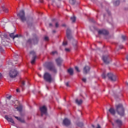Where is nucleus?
<instances>
[{
    "label": "nucleus",
    "mask_w": 128,
    "mask_h": 128,
    "mask_svg": "<svg viewBox=\"0 0 128 128\" xmlns=\"http://www.w3.org/2000/svg\"><path fill=\"white\" fill-rule=\"evenodd\" d=\"M116 112H117L118 114L120 116H124V108L122 106V104H119L116 106Z\"/></svg>",
    "instance_id": "obj_1"
},
{
    "label": "nucleus",
    "mask_w": 128,
    "mask_h": 128,
    "mask_svg": "<svg viewBox=\"0 0 128 128\" xmlns=\"http://www.w3.org/2000/svg\"><path fill=\"white\" fill-rule=\"evenodd\" d=\"M44 66L47 68H48L50 70H51V72H56V67H54V65L52 62H46L44 64Z\"/></svg>",
    "instance_id": "obj_2"
},
{
    "label": "nucleus",
    "mask_w": 128,
    "mask_h": 128,
    "mask_svg": "<svg viewBox=\"0 0 128 128\" xmlns=\"http://www.w3.org/2000/svg\"><path fill=\"white\" fill-rule=\"evenodd\" d=\"M44 80L48 82H52V75L48 72L44 73Z\"/></svg>",
    "instance_id": "obj_3"
},
{
    "label": "nucleus",
    "mask_w": 128,
    "mask_h": 128,
    "mask_svg": "<svg viewBox=\"0 0 128 128\" xmlns=\"http://www.w3.org/2000/svg\"><path fill=\"white\" fill-rule=\"evenodd\" d=\"M38 42V37L35 36L32 40L29 39L28 41V44H36Z\"/></svg>",
    "instance_id": "obj_4"
},
{
    "label": "nucleus",
    "mask_w": 128,
    "mask_h": 128,
    "mask_svg": "<svg viewBox=\"0 0 128 128\" xmlns=\"http://www.w3.org/2000/svg\"><path fill=\"white\" fill-rule=\"evenodd\" d=\"M18 16H19L23 22H24L26 20V15L24 14V11L21 10L20 12L18 14Z\"/></svg>",
    "instance_id": "obj_5"
},
{
    "label": "nucleus",
    "mask_w": 128,
    "mask_h": 128,
    "mask_svg": "<svg viewBox=\"0 0 128 128\" xmlns=\"http://www.w3.org/2000/svg\"><path fill=\"white\" fill-rule=\"evenodd\" d=\"M18 70H16L12 69L10 71L9 76L10 78H16V76H18Z\"/></svg>",
    "instance_id": "obj_6"
},
{
    "label": "nucleus",
    "mask_w": 128,
    "mask_h": 128,
    "mask_svg": "<svg viewBox=\"0 0 128 128\" xmlns=\"http://www.w3.org/2000/svg\"><path fill=\"white\" fill-rule=\"evenodd\" d=\"M108 76L112 82H116V76L113 74L112 73H108Z\"/></svg>",
    "instance_id": "obj_7"
},
{
    "label": "nucleus",
    "mask_w": 128,
    "mask_h": 128,
    "mask_svg": "<svg viewBox=\"0 0 128 128\" xmlns=\"http://www.w3.org/2000/svg\"><path fill=\"white\" fill-rule=\"evenodd\" d=\"M102 60L106 64H108L111 60L110 58L108 56H104L102 58Z\"/></svg>",
    "instance_id": "obj_8"
},
{
    "label": "nucleus",
    "mask_w": 128,
    "mask_h": 128,
    "mask_svg": "<svg viewBox=\"0 0 128 128\" xmlns=\"http://www.w3.org/2000/svg\"><path fill=\"white\" fill-rule=\"evenodd\" d=\"M40 111L41 112V116H42L44 114H46V106H43L42 107H40Z\"/></svg>",
    "instance_id": "obj_9"
},
{
    "label": "nucleus",
    "mask_w": 128,
    "mask_h": 128,
    "mask_svg": "<svg viewBox=\"0 0 128 128\" xmlns=\"http://www.w3.org/2000/svg\"><path fill=\"white\" fill-rule=\"evenodd\" d=\"M30 54H32L33 57L32 58V60L31 61V64H34L36 62V52L34 51H32L30 52Z\"/></svg>",
    "instance_id": "obj_10"
},
{
    "label": "nucleus",
    "mask_w": 128,
    "mask_h": 128,
    "mask_svg": "<svg viewBox=\"0 0 128 128\" xmlns=\"http://www.w3.org/2000/svg\"><path fill=\"white\" fill-rule=\"evenodd\" d=\"M114 123L118 126V128H120V126H122V121L120 119H117L114 120Z\"/></svg>",
    "instance_id": "obj_11"
},
{
    "label": "nucleus",
    "mask_w": 128,
    "mask_h": 128,
    "mask_svg": "<svg viewBox=\"0 0 128 128\" xmlns=\"http://www.w3.org/2000/svg\"><path fill=\"white\" fill-rule=\"evenodd\" d=\"M71 34L72 32L70 31V30L68 28L66 30V36L68 40H71V38H72Z\"/></svg>",
    "instance_id": "obj_12"
},
{
    "label": "nucleus",
    "mask_w": 128,
    "mask_h": 128,
    "mask_svg": "<svg viewBox=\"0 0 128 128\" xmlns=\"http://www.w3.org/2000/svg\"><path fill=\"white\" fill-rule=\"evenodd\" d=\"M98 34L100 35V34H104V35H106L108 34V32L105 30H99L98 31Z\"/></svg>",
    "instance_id": "obj_13"
},
{
    "label": "nucleus",
    "mask_w": 128,
    "mask_h": 128,
    "mask_svg": "<svg viewBox=\"0 0 128 128\" xmlns=\"http://www.w3.org/2000/svg\"><path fill=\"white\" fill-rule=\"evenodd\" d=\"M90 70V68L89 66H86L84 68L83 72L85 74H88Z\"/></svg>",
    "instance_id": "obj_14"
},
{
    "label": "nucleus",
    "mask_w": 128,
    "mask_h": 128,
    "mask_svg": "<svg viewBox=\"0 0 128 128\" xmlns=\"http://www.w3.org/2000/svg\"><path fill=\"white\" fill-rule=\"evenodd\" d=\"M4 118H6V120H8V122H11L13 124H14V119H12V118H10L8 116H5Z\"/></svg>",
    "instance_id": "obj_15"
},
{
    "label": "nucleus",
    "mask_w": 128,
    "mask_h": 128,
    "mask_svg": "<svg viewBox=\"0 0 128 128\" xmlns=\"http://www.w3.org/2000/svg\"><path fill=\"white\" fill-rule=\"evenodd\" d=\"M63 124L64 126H70V120L66 118L63 120Z\"/></svg>",
    "instance_id": "obj_16"
},
{
    "label": "nucleus",
    "mask_w": 128,
    "mask_h": 128,
    "mask_svg": "<svg viewBox=\"0 0 128 128\" xmlns=\"http://www.w3.org/2000/svg\"><path fill=\"white\" fill-rule=\"evenodd\" d=\"M56 62L58 66H60V64H62V59L60 58H58L56 60Z\"/></svg>",
    "instance_id": "obj_17"
},
{
    "label": "nucleus",
    "mask_w": 128,
    "mask_h": 128,
    "mask_svg": "<svg viewBox=\"0 0 128 128\" xmlns=\"http://www.w3.org/2000/svg\"><path fill=\"white\" fill-rule=\"evenodd\" d=\"M109 112L110 114H113L114 116L116 114V110H114V109L112 108H110Z\"/></svg>",
    "instance_id": "obj_18"
},
{
    "label": "nucleus",
    "mask_w": 128,
    "mask_h": 128,
    "mask_svg": "<svg viewBox=\"0 0 128 128\" xmlns=\"http://www.w3.org/2000/svg\"><path fill=\"white\" fill-rule=\"evenodd\" d=\"M68 72L70 76H72V74H74V70L72 68H70L68 69Z\"/></svg>",
    "instance_id": "obj_19"
},
{
    "label": "nucleus",
    "mask_w": 128,
    "mask_h": 128,
    "mask_svg": "<svg viewBox=\"0 0 128 128\" xmlns=\"http://www.w3.org/2000/svg\"><path fill=\"white\" fill-rule=\"evenodd\" d=\"M76 104H77L80 106V104H82V100H78V99H76Z\"/></svg>",
    "instance_id": "obj_20"
},
{
    "label": "nucleus",
    "mask_w": 128,
    "mask_h": 128,
    "mask_svg": "<svg viewBox=\"0 0 128 128\" xmlns=\"http://www.w3.org/2000/svg\"><path fill=\"white\" fill-rule=\"evenodd\" d=\"M0 26H2V28H4V26H6V22L4 21H2L0 22Z\"/></svg>",
    "instance_id": "obj_21"
},
{
    "label": "nucleus",
    "mask_w": 128,
    "mask_h": 128,
    "mask_svg": "<svg viewBox=\"0 0 128 128\" xmlns=\"http://www.w3.org/2000/svg\"><path fill=\"white\" fill-rule=\"evenodd\" d=\"M15 118H16V120H20V122H24V120H22V118H18L16 116H14Z\"/></svg>",
    "instance_id": "obj_22"
},
{
    "label": "nucleus",
    "mask_w": 128,
    "mask_h": 128,
    "mask_svg": "<svg viewBox=\"0 0 128 128\" xmlns=\"http://www.w3.org/2000/svg\"><path fill=\"white\" fill-rule=\"evenodd\" d=\"M114 4L115 6H118L120 4V0H116L115 2H114Z\"/></svg>",
    "instance_id": "obj_23"
},
{
    "label": "nucleus",
    "mask_w": 128,
    "mask_h": 128,
    "mask_svg": "<svg viewBox=\"0 0 128 128\" xmlns=\"http://www.w3.org/2000/svg\"><path fill=\"white\" fill-rule=\"evenodd\" d=\"M122 40H128V37L122 35Z\"/></svg>",
    "instance_id": "obj_24"
},
{
    "label": "nucleus",
    "mask_w": 128,
    "mask_h": 128,
    "mask_svg": "<svg viewBox=\"0 0 128 128\" xmlns=\"http://www.w3.org/2000/svg\"><path fill=\"white\" fill-rule=\"evenodd\" d=\"M71 20H72V22H76V17L74 16L73 17L70 18Z\"/></svg>",
    "instance_id": "obj_25"
},
{
    "label": "nucleus",
    "mask_w": 128,
    "mask_h": 128,
    "mask_svg": "<svg viewBox=\"0 0 128 128\" xmlns=\"http://www.w3.org/2000/svg\"><path fill=\"white\" fill-rule=\"evenodd\" d=\"M70 2L71 4H76V0H70Z\"/></svg>",
    "instance_id": "obj_26"
},
{
    "label": "nucleus",
    "mask_w": 128,
    "mask_h": 128,
    "mask_svg": "<svg viewBox=\"0 0 128 128\" xmlns=\"http://www.w3.org/2000/svg\"><path fill=\"white\" fill-rule=\"evenodd\" d=\"M10 38H13V40H14V33L10 34Z\"/></svg>",
    "instance_id": "obj_27"
},
{
    "label": "nucleus",
    "mask_w": 128,
    "mask_h": 128,
    "mask_svg": "<svg viewBox=\"0 0 128 128\" xmlns=\"http://www.w3.org/2000/svg\"><path fill=\"white\" fill-rule=\"evenodd\" d=\"M16 108L18 112H22V106L18 107Z\"/></svg>",
    "instance_id": "obj_28"
},
{
    "label": "nucleus",
    "mask_w": 128,
    "mask_h": 128,
    "mask_svg": "<svg viewBox=\"0 0 128 128\" xmlns=\"http://www.w3.org/2000/svg\"><path fill=\"white\" fill-rule=\"evenodd\" d=\"M2 10L4 12H8V8H6L5 7H2Z\"/></svg>",
    "instance_id": "obj_29"
},
{
    "label": "nucleus",
    "mask_w": 128,
    "mask_h": 128,
    "mask_svg": "<svg viewBox=\"0 0 128 128\" xmlns=\"http://www.w3.org/2000/svg\"><path fill=\"white\" fill-rule=\"evenodd\" d=\"M102 78H106V73L104 72L102 74Z\"/></svg>",
    "instance_id": "obj_30"
},
{
    "label": "nucleus",
    "mask_w": 128,
    "mask_h": 128,
    "mask_svg": "<svg viewBox=\"0 0 128 128\" xmlns=\"http://www.w3.org/2000/svg\"><path fill=\"white\" fill-rule=\"evenodd\" d=\"M24 84H26L24 83V81L22 82L21 86L22 88H24Z\"/></svg>",
    "instance_id": "obj_31"
},
{
    "label": "nucleus",
    "mask_w": 128,
    "mask_h": 128,
    "mask_svg": "<svg viewBox=\"0 0 128 128\" xmlns=\"http://www.w3.org/2000/svg\"><path fill=\"white\" fill-rule=\"evenodd\" d=\"M78 126L82 128V126H84V124H82V122H80L78 124Z\"/></svg>",
    "instance_id": "obj_32"
},
{
    "label": "nucleus",
    "mask_w": 128,
    "mask_h": 128,
    "mask_svg": "<svg viewBox=\"0 0 128 128\" xmlns=\"http://www.w3.org/2000/svg\"><path fill=\"white\" fill-rule=\"evenodd\" d=\"M20 36H22L18 35V34H16V35L14 36V38H20Z\"/></svg>",
    "instance_id": "obj_33"
},
{
    "label": "nucleus",
    "mask_w": 128,
    "mask_h": 128,
    "mask_svg": "<svg viewBox=\"0 0 128 128\" xmlns=\"http://www.w3.org/2000/svg\"><path fill=\"white\" fill-rule=\"evenodd\" d=\"M75 70H76V72H80V69H78V67L76 66Z\"/></svg>",
    "instance_id": "obj_34"
},
{
    "label": "nucleus",
    "mask_w": 128,
    "mask_h": 128,
    "mask_svg": "<svg viewBox=\"0 0 128 128\" xmlns=\"http://www.w3.org/2000/svg\"><path fill=\"white\" fill-rule=\"evenodd\" d=\"M44 40L48 41V36H46L44 38Z\"/></svg>",
    "instance_id": "obj_35"
},
{
    "label": "nucleus",
    "mask_w": 128,
    "mask_h": 128,
    "mask_svg": "<svg viewBox=\"0 0 128 128\" xmlns=\"http://www.w3.org/2000/svg\"><path fill=\"white\" fill-rule=\"evenodd\" d=\"M0 52H4V48H2V47L0 46Z\"/></svg>",
    "instance_id": "obj_36"
},
{
    "label": "nucleus",
    "mask_w": 128,
    "mask_h": 128,
    "mask_svg": "<svg viewBox=\"0 0 128 128\" xmlns=\"http://www.w3.org/2000/svg\"><path fill=\"white\" fill-rule=\"evenodd\" d=\"M82 82H86V78H83L82 79Z\"/></svg>",
    "instance_id": "obj_37"
},
{
    "label": "nucleus",
    "mask_w": 128,
    "mask_h": 128,
    "mask_svg": "<svg viewBox=\"0 0 128 128\" xmlns=\"http://www.w3.org/2000/svg\"><path fill=\"white\" fill-rule=\"evenodd\" d=\"M56 28H58V22H56Z\"/></svg>",
    "instance_id": "obj_38"
},
{
    "label": "nucleus",
    "mask_w": 128,
    "mask_h": 128,
    "mask_svg": "<svg viewBox=\"0 0 128 128\" xmlns=\"http://www.w3.org/2000/svg\"><path fill=\"white\" fill-rule=\"evenodd\" d=\"M68 44V42H63V46H66Z\"/></svg>",
    "instance_id": "obj_39"
},
{
    "label": "nucleus",
    "mask_w": 128,
    "mask_h": 128,
    "mask_svg": "<svg viewBox=\"0 0 128 128\" xmlns=\"http://www.w3.org/2000/svg\"><path fill=\"white\" fill-rule=\"evenodd\" d=\"M11 98H12V96H8L6 97V98H8V100H10Z\"/></svg>",
    "instance_id": "obj_40"
},
{
    "label": "nucleus",
    "mask_w": 128,
    "mask_h": 128,
    "mask_svg": "<svg viewBox=\"0 0 128 128\" xmlns=\"http://www.w3.org/2000/svg\"><path fill=\"white\" fill-rule=\"evenodd\" d=\"M4 38H8V34H4Z\"/></svg>",
    "instance_id": "obj_41"
},
{
    "label": "nucleus",
    "mask_w": 128,
    "mask_h": 128,
    "mask_svg": "<svg viewBox=\"0 0 128 128\" xmlns=\"http://www.w3.org/2000/svg\"><path fill=\"white\" fill-rule=\"evenodd\" d=\"M56 54V51H54L52 52V54Z\"/></svg>",
    "instance_id": "obj_42"
},
{
    "label": "nucleus",
    "mask_w": 128,
    "mask_h": 128,
    "mask_svg": "<svg viewBox=\"0 0 128 128\" xmlns=\"http://www.w3.org/2000/svg\"><path fill=\"white\" fill-rule=\"evenodd\" d=\"M66 84V86H70V83L68 82H67Z\"/></svg>",
    "instance_id": "obj_43"
},
{
    "label": "nucleus",
    "mask_w": 128,
    "mask_h": 128,
    "mask_svg": "<svg viewBox=\"0 0 128 128\" xmlns=\"http://www.w3.org/2000/svg\"><path fill=\"white\" fill-rule=\"evenodd\" d=\"M65 50H66V52H70V49L66 48H65Z\"/></svg>",
    "instance_id": "obj_44"
},
{
    "label": "nucleus",
    "mask_w": 128,
    "mask_h": 128,
    "mask_svg": "<svg viewBox=\"0 0 128 128\" xmlns=\"http://www.w3.org/2000/svg\"><path fill=\"white\" fill-rule=\"evenodd\" d=\"M0 78H2V75L0 73Z\"/></svg>",
    "instance_id": "obj_45"
},
{
    "label": "nucleus",
    "mask_w": 128,
    "mask_h": 128,
    "mask_svg": "<svg viewBox=\"0 0 128 128\" xmlns=\"http://www.w3.org/2000/svg\"><path fill=\"white\" fill-rule=\"evenodd\" d=\"M49 26H52V24L50 23V24H49Z\"/></svg>",
    "instance_id": "obj_46"
},
{
    "label": "nucleus",
    "mask_w": 128,
    "mask_h": 128,
    "mask_svg": "<svg viewBox=\"0 0 128 128\" xmlns=\"http://www.w3.org/2000/svg\"><path fill=\"white\" fill-rule=\"evenodd\" d=\"M124 48L121 45L120 46V48Z\"/></svg>",
    "instance_id": "obj_47"
},
{
    "label": "nucleus",
    "mask_w": 128,
    "mask_h": 128,
    "mask_svg": "<svg viewBox=\"0 0 128 128\" xmlns=\"http://www.w3.org/2000/svg\"><path fill=\"white\" fill-rule=\"evenodd\" d=\"M16 92H20V90H18V89H16Z\"/></svg>",
    "instance_id": "obj_48"
},
{
    "label": "nucleus",
    "mask_w": 128,
    "mask_h": 128,
    "mask_svg": "<svg viewBox=\"0 0 128 128\" xmlns=\"http://www.w3.org/2000/svg\"><path fill=\"white\" fill-rule=\"evenodd\" d=\"M52 32H53V34L56 33V30H53V31H52Z\"/></svg>",
    "instance_id": "obj_49"
},
{
    "label": "nucleus",
    "mask_w": 128,
    "mask_h": 128,
    "mask_svg": "<svg viewBox=\"0 0 128 128\" xmlns=\"http://www.w3.org/2000/svg\"><path fill=\"white\" fill-rule=\"evenodd\" d=\"M62 26H66V24H63L62 25Z\"/></svg>",
    "instance_id": "obj_50"
},
{
    "label": "nucleus",
    "mask_w": 128,
    "mask_h": 128,
    "mask_svg": "<svg viewBox=\"0 0 128 128\" xmlns=\"http://www.w3.org/2000/svg\"><path fill=\"white\" fill-rule=\"evenodd\" d=\"M92 126L93 128H96L94 125H92Z\"/></svg>",
    "instance_id": "obj_51"
},
{
    "label": "nucleus",
    "mask_w": 128,
    "mask_h": 128,
    "mask_svg": "<svg viewBox=\"0 0 128 128\" xmlns=\"http://www.w3.org/2000/svg\"><path fill=\"white\" fill-rule=\"evenodd\" d=\"M76 44L75 46H76V41H75Z\"/></svg>",
    "instance_id": "obj_52"
},
{
    "label": "nucleus",
    "mask_w": 128,
    "mask_h": 128,
    "mask_svg": "<svg viewBox=\"0 0 128 128\" xmlns=\"http://www.w3.org/2000/svg\"><path fill=\"white\" fill-rule=\"evenodd\" d=\"M38 76L40 77V76H42V75L38 74Z\"/></svg>",
    "instance_id": "obj_53"
},
{
    "label": "nucleus",
    "mask_w": 128,
    "mask_h": 128,
    "mask_svg": "<svg viewBox=\"0 0 128 128\" xmlns=\"http://www.w3.org/2000/svg\"><path fill=\"white\" fill-rule=\"evenodd\" d=\"M126 84L128 86V82H126Z\"/></svg>",
    "instance_id": "obj_54"
},
{
    "label": "nucleus",
    "mask_w": 128,
    "mask_h": 128,
    "mask_svg": "<svg viewBox=\"0 0 128 128\" xmlns=\"http://www.w3.org/2000/svg\"><path fill=\"white\" fill-rule=\"evenodd\" d=\"M112 126H114V123H112Z\"/></svg>",
    "instance_id": "obj_55"
},
{
    "label": "nucleus",
    "mask_w": 128,
    "mask_h": 128,
    "mask_svg": "<svg viewBox=\"0 0 128 128\" xmlns=\"http://www.w3.org/2000/svg\"><path fill=\"white\" fill-rule=\"evenodd\" d=\"M41 2H42V0L40 1Z\"/></svg>",
    "instance_id": "obj_56"
},
{
    "label": "nucleus",
    "mask_w": 128,
    "mask_h": 128,
    "mask_svg": "<svg viewBox=\"0 0 128 128\" xmlns=\"http://www.w3.org/2000/svg\"><path fill=\"white\" fill-rule=\"evenodd\" d=\"M108 14H110V12H108Z\"/></svg>",
    "instance_id": "obj_57"
}]
</instances>
